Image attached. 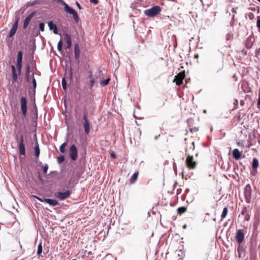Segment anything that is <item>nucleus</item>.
<instances>
[{
  "label": "nucleus",
  "instance_id": "nucleus-55",
  "mask_svg": "<svg viewBox=\"0 0 260 260\" xmlns=\"http://www.w3.org/2000/svg\"><path fill=\"white\" fill-rule=\"evenodd\" d=\"M244 104V101L243 100H241V101H240V105H241V106H243Z\"/></svg>",
  "mask_w": 260,
  "mask_h": 260
},
{
  "label": "nucleus",
  "instance_id": "nucleus-5",
  "mask_svg": "<svg viewBox=\"0 0 260 260\" xmlns=\"http://www.w3.org/2000/svg\"><path fill=\"white\" fill-rule=\"evenodd\" d=\"M185 76V71H182L175 76L173 82H175L177 85L179 86L183 83V80L184 79Z\"/></svg>",
  "mask_w": 260,
  "mask_h": 260
},
{
  "label": "nucleus",
  "instance_id": "nucleus-27",
  "mask_svg": "<svg viewBox=\"0 0 260 260\" xmlns=\"http://www.w3.org/2000/svg\"><path fill=\"white\" fill-rule=\"evenodd\" d=\"M17 62H18V63L22 62V52L21 51H20L18 52L17 57Z\"/></svg>",
  "mask_w": 260,
  "mask_h": 260
},
{
  "label": "nucleus",
  "instance_id": "nucleus-4",
  "mask_svg": "<svg viewBox=\"0 0 260 260\" xmlns=\"http://www.w3.org/2000/svg\"><path fill=\"white\" fill-rule=\"evenodd\" d=\"M71 194V191L70 190H67L65 192L58 191L54 193L55 198L58 199L60 200H64L70 197Z\"/></svg>",
  "mask_w": 260,
  "mask_h": 260
},
{
  "label": "nucleus",
  "instance_id": "nucleus-54",
  "mask_svg": "<svg viewBox=\"0 0 260 260\" xmlns=\"http://www.w3.org/2000/svg\"><path fill=\"white\" fill-rule=\"evenodd\" d=\"M76 5L78 7V8L79 9H81V7L80 6V5L79 4V3L78 2H76Z\"/></svg>",
  "mask_w": 260,
  "mask_h": 260
},
{
  "label": "nucleus",
  "instance_id": "nucleus-25",
  "mask_svg": "<svg viewBox=\"0 0 260 260\" xmlns=\"http://www.w3.org/2000/svg\"><path fill=\"white\" fill-rule=\"evenodd\" d=\"M228 212V207H224L221 215V220H222L227 215Z\"/></svg>",
  "mask_w": 260,
  "mask_h": 260
},
{
  "label": "nucleus",
  "instance_id": "nucleus-3",
  "mask_svg": "<svg viewBox=\"0 0 260 260\" xmlns=\"http://www.w3.org/2000/svg\"><path fill=\"white\" fill-rule=\"evenodd\" d=\"M160 11L161 9L159 6H154L151 9L146 10L144 11V13L146 15L150 17H153L158 14Z\"/></svg>",
  "mask_w": 260,
  "mask_h": 260
},
{
  "label": "nucleus",
  "instance_id": "nucleus-18",
  "mask_svg": "<svg viewBox=\"0 0 260 260\" xmlns=\"http://www.w3.org/2000/svg\"><path fill=\"white\" fill-rule=\"evenodd\" d=\"M44 201L45 202L49 204L51 206H55L58 205V202L56 200L50 199H44Z\"/></svg>",
  "mask_w": 260,
  "mask_h": 260
},
{
  "label": "nucleus",
  "instance_id": "nucleus-11",
  "mask_svg": "<svg viewBox=\"0 0 260 260\" xmlns=\"http://www.w3.org/2000/svg\"><path fill=\"white\" fill-rule=\"evenodd\" d=\"M74 53H75V58L78 62L79 61V58L80 56V49L79 45L78 43H76L74 45Z\"/></svg>",
  "mask_w": 260,
  "mask_h": 260
},
{
  "label": "nucleus",
  "instance_id": "nucleus-50",
  "mask_svg": "<svg viewBox=\"0 0 260 260\" xmlns=\"http://www.w3.org/2000/svg\"><path fill=\"white\" fill-rule=\"evenodd\" d=\"M34 197L36 198L38 200H39L40 202H45L44 201V199H43L40 198H39V197H38L37 196H34Z\"/></svg>",
  "mask_w": 260,
  "mask_h": 260
},
{
  "label": "nucleus",
  "instance_id": "nucleus-38",
  "mask_svg": "<svg viewBox=\"0 0 260 260\" xmlns=\"http://www.w3.org/2000/svg\"><path fill=\"white\" fill-rule=\"evenodd\" d=\"M83 119L84 121H88L87 118V112L86 110H84L83 112Z\"/></svg>",
  "mask_w": 260,
  "mask_h": 260
},
{
  "label": "nucleus",
  "instance_id": "nucleus-13",
  "mask_svg": "<svg viewBox=\"0 0 260 260\" xmlns=\"http://www.w3.org/2000/svg\"><path fill=\"white\" fill-rule=\"evenodd\" d=\"M35 15V12H32L31 14H30L24 20L23 25V28L24 29H25L28 25L29 23H30L32 18Z\"/></svg>",
  "mask_w": 260,
  "mask_h": 260
},
{
  "label": "nucleus",
  "instance_id": "nucleus-42",
  "mask_svg": "<svg viewBox=\"0 0 260 260\" xmlns=\"http://www.w3.org/2000/svg\"><path fill=\"white\" fill-rule=\"evenodd\" d=\"M44 28H45V25L44 23L43 22H41L39 24V28L41 31H44Z\"/></svg>",
  "mask_w": 260,
  "mask_h": 260
},
{
  "label": "nucleus",
  "instance_id": "nucleus-41",
  "mask_svg": "<svg viewBox=\"0 0 260 260\" xmlns=\"http://www.w3.org/2000/svg\"><path fill=\"white\" fill-rule=\"evenodd\" d=\"M198 131H199V128L198 127H190L189 128V131L191 133L197 132Z\"/></svg>",
  "mask_w": 260,
  "mask_h": 260
},
{
  "label": "nucleus",
  "instance_id": "nucleus-45",
  "mask_svg": "<svg viewBox=\"0 0 260 260\" xmlns=\"http://www.w3.org/2000/svg\"><path fill=\"white\" fill-rule=\"evenodd\" d=\"M57 160L59 163H61L64 160V157L63 155H61L57 158Z\"/></svg>",
  "mask_w": 260,
  "mask_h": 260
},
{
  "label": "nucleus",
  "instance_id": "nucleus-59",
  "mask_svg": "<svg viewBox=\"0 0 260 260\" xmlns=\"http://www.w3.org/2000/svg\"><path fill=\"white\" fill-rule=\"evenodd\" d=\"M237 145H238V146H239V145H240V143H239V142H238V143H237Z\"/></svg>",
  "mask_w": 260,
  "mask_h": 260
},
{
  "label": "nucleus",
  "instance_id": "nucleus-26",
  "mask_svg": "<svg viewBox=\"0 0 260 260\" xmlns=\"http://www.w3.org/2000/svg\"><path fill=\"white\" fill-rule=\"evenodd\" d=\"M187 210V208L184 207H180L177 209V213L179 215H181L182 214L185 213Z\"/></svg>",
  "mask_w": 260,
  "mask_h": 260
},
{
  "label": "nucleus",
  "instance_id": "nucleus-44",
  "mask_svg": "<svg viewBox=\"0 0 260 260\" xmlns=\"http://www.w3.org/2000/svg\"><path fill=\"white\" fill-rule=\"evenodd\" d=\"M234 107L233 109V110H234L238 108V101L237 99L235 100L234 102Z\"/></svg>",
  "mask_w": 260,
  "mask_h": 260
},
{
  "label": "nucleus",
  "instance_id": "nucleus-56",
  "mask_svg": "<svg viewBox=\"0 0 260 260\" xmlns=\"http://www.w3.org/2000/svg\"><path fill=\"white\" fill-rule=\"evenodd\" d=\"M194 58H198L199 57V54H196L194 55Z\"/></svg>",
  "mask_w": 260,
  "mask_h": 260
},
{
  "label": "nucleus",
  "instance_id": "nucleus-36",
  "mask_svg": "<svg viewBox=\"0 0 260 260\" xmlns=\"http://www.w3.org/2000/svg\"><path fill=\"white\" fill-rule=\"evenodd\" d=\"M62 45H63V43H62V42L61 40H60L58 44H57V49L59 51H61L62 50Z\"/></svg>",
  "mask_w": 260,
  "mask_h": 260
},
{
  "label": "nucleus",
  "instance_id": "nucleus-9",
  "mask_svg": "<svg viewBox=\"0 0 260 260\" xmlns=\"http://www.w3.org/2000/svg\"><path fill=\"white\" fill-rule=\"evenodd\" d=\"M241 215H243L244 216V220L247 221L249 220L250 218V215L246 207H244L242 208L241 214L239 215V216L240 217Z\"/></svg>",
  "mask_w": 260,
  "mask_h": 260
},
{
  "label": "nucleus",
  "instance_id": "nucleus-47",
  "mask_svg": "<svg viewBox=\"0 0 260 260\" xmlns=\"http://www.w3.org/2000/svg\"><path fill=\"white\" fill-rule=\"evenodd\" d=\"M32 77H33L32 84H33L34 88L36 89V86H37V82H36V81L34 77V74H32Z\"/></svg>",
  "mask_w": 260,
  "mask_h": 260
},
{
  "label": "nucleus",
  "instance_id": "nucleus-14",
  "mask_svg": "<svg viewBox=\"0 0 260 260\" xmlns=\"http://www.w3.org/2000/svg\"><path fill=\"white\" fill-rule=\"evenodd\" d=\"M64 39L67 42L66 48L70 49L72 46V40L70 35L67 33L64 34Z\"/></svg>",
  "mask_w": 260,
  "mask_h": 260
},
{
  "label": "nucleus",
  "instance_id": "nucleus-39",
  "mask_svg": "<svg viewBox=\"0 0 260 260\" xmlns=\"http://www.w3.org/2000/svg\"><path fill=\"white\" fill-rule=\"evenodd\" d=\"M40 2V0H35L34 2H32V3H29L28 6H33L36 4H39Z\"/></svg>",
  "mask_w": 260,
  "mask_h": 260
},
{
  "label": "nucleus",
  "instance_id": "nucleus-34",
  "mask_svg": "<svg viewBox=\"0 0 260 260\" xmlns=\"http://www.w3.org/2000/svg\"><path fill=\"white\" fill-rule=\"evenodd\" d=\"M61 84H62V87L63 89L64 90H66L67 89V82L66 81V79L64 78H63L62 79Z\"/></svg>",
  "mask_w": 260,
  "mask_h": 260
},
{
  "label": "nucleus",
  "instance_id": "nucleus-15",
  "mask_svg": "<svg viewBox=\"0 0 260 260\" xmlns=\"http://www.w3.org/2000/svg\"><path fill=\"white\" fill-rule=\"evenodd\" d=\"M241 88L245 93H248L251 91V88L247 82H243L241 84Z\"/></svg>",
  "mask_w": 260,
  "mask_h": 260
},
{
  "label": "nucleus",
  "instance_id": "nucleus-33",
  "mask_svg": "<svg viewBox=\"0 0 260 260\" xmlns=\"http://www.w3.org/2000/svg\"><path fill=\"white\" fill-rule=\"evenodd\" d=\"M67 146L66 143H64L59 147V150L61 153H64L65 152V147Z\"/></svg>",
  "mask_w": 260,
  "mask_h": 260
},
{
  "label": "nucleus",
  "instance_id": "nucleus-51",
  "mask_svg": "<svg viewBox=\"0 0 260 260\" xmlns=\"http://www.w3.org/2000/svg\"><path fill=\"white\" fill-rule=\"evenodd\" d=\"M90 2L95 5H97L99 3L98 0H90Z\"/></svg>",
  "mask_w": 260,
  "mask_h": 260
},
{
  "label": "nucleus",
  "instance_id": "nucleus-2",
  "mask_svg": "<svg viewBox=\"0 0 260 260\" xmlns=\"http://www.w3.org/2000/svg\"><path fill=\"white\" fill-rule=\"evenodd\" d=\"M186 167L189 170H194L196 168L197 163L193 159L192 155H188L185 160Z\"/></svg>",
  "mask_w": 260,
  "mask_h": 260
},
{
  "label": "nucleus",
  "instance_id": "nucleus-20",
  "mask_svg": "<svg viewBox=\"0 0 260 260\" xmlns=\"http://www.w3.org/2000/svg\"><path fill=\"white\" fill-rule=\"evenodd\" d=\"M139 175V171H136L130 179V183L134 184L137 180Z\"/></svg>",
  "mask_w": 260,
  "mask_h": 260
},
{
  "label": "nucleus",
  "instance_id": "nucleus-31",
  "mask_svg": "<svg viewBox=\"0 0 260 260\" xmlns=\"http://www.w3.org/2000/svg\"><path fill=\"white\" fill-rule=\"evenodd\" d=\"M110 80V78H108L106 80H103V81H101L100 82V84L102 85V86H106L108 84L109 81Z\"/></svg>",
  "mask_w": 260,
  "mask_h": 260
},
{
  "label": "nucleus",
  "instance_id": "nucleus-61",
  "mask_svg": "<svg viewBox=\"0 0 260 260\" xmlns=\"http://www.w3.org/2000/svg\"><path fill=\"white\" fill-rule=\"evenodd\" d=\"M72 260H77V259H72Z\"/></svg>",
  "mask_w": 260,
  "mask_h": 260
},
{
  "label": "nucleus",
  "instance_id": "nucleus-37",
  "mask_svg": "<svg viewBox=\"0 0 260 260\" xmlns=\"http://www.w3.org/2000/svg\"><path fill=\"white\" fill-rule=\"evenodd\" d=\"M202 4L207 5L208 6H210L212 4V2L210 1V2L208 0H201Z\"/></svg>",
  "mask_w": 260,
  "mask_h": 260
},
{
  "label": "nucleus",
  "instance_id": "nucleus-60",
  "mask_svg": "<svg viewBox=\"0 0 260 260\" xmlns=\"http://www.w3.org/2000/svg\"><path fill=\"white\" fill-rule=\"evenodd\" d=\"M259 2H260V0H257Z\"/></svg>",
  "mask_w": 260,
  "mask_h": 260
},
{
  "label": "nucleus",
  "instance_id": "nucleus-23",
  "mask_svg": "<svg viewBox=\"0 0 260 260\" xmlns=\"http://www.w3.org/2000/svg\"><path fill=\"white\" fill-rule=\"evenodd\" d=\"M40 150L39 145V144L38 143V142H37L36 143V146L35 147V154L37 157H39V156L40 155Z\"/></svg>",
  "mask_w": 260,
  "mask_h": 260
},
{
  "label": "nucleus",
  "instance_id": "nucleus-43",
  "mask_svg": "<svg viewBox=\"0 0 260 260\" xmlns=\"http://www.w3.org/2000/svg\"><path fill=\"white\" fill-rule=\"evenodd\" d=\"M256 25L258 28V31L260 32V16L257 17Z\"/></svg>",
  "mask_w": 260,
  "mask_h": 260
},
{
  "label": "nucleus",
  "instance_id": "nucleus-21",
  "mask_svg": "<svg viewBox=\"0 0 260 260\" xmlns=\"http://www.w3.org/2000/svg\"><path fill=\"white\" fill-rule=\"evenodd\" d=\"M251 193V188L249 184L247 185L245 188V196L250 197Z\"/></svg>",
  "mask_w": 260,
  "mask_h": 260
},
{
  "label": "nucleus",
  "instance_id": "nucleus-57",
  "mask_svg": "<svg viewBox=\"0 0 260 260\" xmlns=\"http://www.w3.org/2000/svg\"><path fill=\"white\" fill-rule=\"evenodd\" d=\"M70 78H71V79H72V76H73V75H72V71H71V72H70Z\"/></svg>",
  "mask_w": 260,
  "mask_h": 260
},
{
  "label": "nucleus",
  "instance_id": "nucleus-1",
  "mask_svg": "<svg viewBox=\"0 0 260 260\" xmlns=\"http://www.w3.org/2000/svg\"><path fill=\"white\" fill-rule=\"evenodd\" d=\"M15 139L17 143H18V148L19 152L20 155H25V148L24 145V139L23 135L21 134L19 136L15 133Z\"/></svg>",
  "mask_w": 260,
  "mask_h": 260
},
{
  "label": "nucleus",
  "instance_id": "nucleus-46",
  "mask_svg": "<svg viewBox=\"0 0 260 260\" xmlns=\"http://www.w3.org/2000/svg\"><path fill=\"white\" fill-rule=\"evenodd\" d=\"M48 169V165L46 164L43 167V173L44 174H46L47 172V170Z\"/></svg>",
  "mask_w": 260,
  "mask_h": 260
},
{
  "label": "nucleus",
  "instance_id": "nucleus-29",
  "mask_svg": "<svg viewBox=\"0 0 260 260\" xmlns=\"http://www.w3.org/2000/svg\"><path fill=\"white\" fill-rule=\"evenodd\" d=\"M19 76L18 74L16 73V71L12 72V76H13V82H15L18 80V76Z\"/></svg>",
  "mask_w": 260,
  "mask_h": 260
},
{
  "label": "nucleus",
  "instance_id": "nucleus-32",
  "mask_svg": "<svg viewBox=\"0 0 260 260\" xmlns=\"http://www.w3.org/2000/svg\"><path fill=\"white\" fill-rule=\"evenodd\" d=\"M17 69L18 73V75H20L21 72V68H22V63L17 62Z\"/></svg>",
  "mask_w": 260,
  "mask_h": 260
},
{
  "label": "nucleus",
  "instance_id": "nucleus-12",
  "mask_svg": "<svg viewBox=\"0 0 260 260\" xmlns=\"http://www.w3.org/2000/svg\"><path fill=\"white\" fill-rule=\"evenodd\" d=\"M254 42V38L253 37L250 36L248 37L245 42V47L247 49H250L252 47L253 42Z\"/></svg>",
  "mask_w": 260,
  "mask_h": 260
},
{
  "label": "nucleus",
  "instance_id": "nucleus-52",
  "mask_svg": "<svg viewBox=\"0 0 260 260\" xmlns=\"http://www.w3.org/2000/svg\"><path fill=\"white\" fill-rule=\"evenodd\" d=\"M110 155L113 158H116V154L114 153V152H112L111 153H110Z\"/></svg>",
  "mask_w": 260,
  "mask_h": 260
},
{
  "label": "nucleus",
  "instance_id": "nucleus-17",
  "mask_svg": "<svg viewBox=\"0 0 260 260\" xmlns=\"http://www.w3.org/2000/svg\"><path fill=\"white\" fill-rule=\"evenodd\" d=\"M48 26L51 30H52L54 34H57L58 30L56 24H54L52 21L48 22Z\"/></svg>",
  "mask_w": 260,
  "mask_h": 260
},
{
  "label": "nucleus",
  "instance_id": "nucleus-7",
  "mask_svg": "<svg viewBox=\"0 0 260 260\" xmlns=\"http://www.w3.org/2000/svg\"><path fill=\"white\" fill-rule=\"evenodd\" d=\"M20 104L22 114L25 117L27 113V100L25 97L22 96L21 98Z\"/></svg>",
  "mask_w": 260,
  "mask_h": 260
},
{
  "label": "nucleus",
  "instance_id": "nucleus-28",
  "mask_svg": "<svg viewBox=\"0 0 260 260\" xmlns=\"http://www.w3.org/2000/svg\"><path fill=\"white\" fill-rule=\"evenodd\" d=\"M29 73H30V67L29 66H27L26 73H25V78L27 82H29Z\"/></svg>",
  "mask_w": 260,
  "mask_h": 260
},
{
  "label": "nucleus",
  "instance_id": "nucleus-58",
  "mask_svg": "<svg viewBox=\"0 0 260 260\" xmlns=\"http://www.w3.org/2000/svg\"><path fill=\"white\" fill-rule=\"evenodd\" d=\"M88 254L91 255V254H92V252L91 251H89L88 252Z\"/></svg>",
  "mask_w": 260,
  "mask_h": 260
},
{
  "label": "nucleus",
  "instance_id": "nucleus-24",
  "mask_svg": "<svg viewBox=\"0 0 260 260\" xmlns=\"http://www.w3.org/2000/svg\"><path fill=\"white\" fill-rule=\"evenodd\" d=\"M259 163L256 158H254L252 160V167L253 169L256 170L258 167Z\"/></svg>",
  "mask_w": 260,
  "mask_h": 260
},
{
  "label": "nucleus",
  "instance_id": "nucleus-16",
  "mask_svg": "<svg viewBox=\"0 0 260 260\" xmlns=\"http://www.w3.org/2000/svg\"><path fill=\"white\" fill-rule=\"evenodd\" d=\"M233 156L235 159L239 160L241 157L242 152L237 148L234 149L233 151Z\"/></svg>",
  "mask_w": 260,
  "mask_h": 260
},
{
  "label": "nucleus",
  "instance_id": "nucleus-40",
  "mask_svg": "<svg viewBox=\"0 0 260 260\" xmlns=\"http://www.w3.org/2000/svg\"><path fill=\"white\" fill-rule=\"evenodd\" d=\"M95 79L90 80V81H89V88H90V89H92V88L93 86V85L95 83Z\"/></svg>",
  "mask_w": 260,
  "mask_h": 260
},
{
  "label": "nucleus",
  "instance_id": "nucleus-6",
  "mask_svg": "<svg viewBox=\"0 0 260 260\" xmlns=\"http://www.w3.org/2000/svg\"><path fill=\"white\" fill-rule=\"evenodd\" d=\"M244 239V232L243 229H239L237 230L236 235H235V240L236 242L240 244L243 242Z\"/></svg>",
  "mask_w": 260,
  "mask_h": 260
},
{
  "label": "nucleus",
  "instance_id": "nucleus-10",
  "mask_svg": "<svg viewBox=\"0 0 260 260\" xmlns=\"http://www.w3.org/2000/svg\"><path fill=\"white\" fill-rule=\"evenodd\" d=\"M18 21H19V19H18L15 21V22L14 23V24L13 25L12 28L11 29L9 34V37L10 38L13 37L14 36V35L15 34V33L17 31V29L18 28Z\"/></svg>",
  "mask_w": 260,
  "mask_h": 260
},
{
  "label": "nucleus",
  "instance_id": "nucleus-35",
  "mask_svg": "<svg viewBox=\"0 0 260 260\" xmlns=\"http://www.w3.org/2000/svg\"><path fill=\"white\" fill-rule=\"evenodd\" d=\"M226 40L227 41L232 40L233 39V35L232 32H229L226 35Z\"/></svg>",
  "mask_w": 260,
  "mask_h": 260
},
{
  "label": "nucleus",
  "instance_id": "nucleus-53",
  "mask_svg": "<svg viewBox=\"0 0 260 260\" xmlns=\"http://www.w3.org/2000/svg\"><path fill=\"white\" fill-rule=\"evenodd\" d=\"M11 69H12V72H15V71H16L15 67V66H14V65H12V66H11Z\"/></svg>",
  "mask_w": 260,
  "mask_h": 260
},
{
  "label": "nucleus",
  "instance_id": "nucleus-22",
  "mask_svg": "<svg viewBox=\"0 0 260 260\" xmlns=\"http://www.w3.org/2000/svg\"><path fill=\"white\" fill-rule=\"evenodd\" d=\"M242 110H240L238 112V114L235 116V118L238 122L240 121L245 115V113L244 112L242 113Z\"/></svg>",
  "mask_w": 260,
  "mask_h": 260
},
{
  "label": "nucleus",
  "instance_id": "nucleus-49",
  "mask_svg": "<svg viewBox=\"0 0 260 260\" xmlns=\"http://www.w3.org/2000/svg\"><path fill=\"white\" fill-rule=\"evenodd\" d=\"M257 107L258 109H260V91L258 93V100L257 102Z\"/></svg>",
  "mask_w": 260,
  "mask_h": 260
},
{
  "label": "nucleus",
  "instance_id": "nucleus-8",
  "mask_svg": "<svg viewBox=\"0 0 260 260\" xmlns=\"http://www.w3.org/2000/svg\"><path fill=\"white\" fill-rule=\"evenodd\" d=\"M70 156L72 159L75 160L77 158L78 151L76 146L73 145L70 148L69 150Z\"/></svg>",
  "mask_w": 260,
  "mask_h": 260
},
{
  "label": "nucleus",
  "instance_id": "nucleus-19",
  "mask_svg": "<svg viewBox=\"0 0 260 260\" xmlns=\"http://www.w3.org/2000/svg\"><path fill=\"white\" fill-rule=\"evenodd\" d=\"M83 126L85 133L86 135H88L90 132V125L89 121H84Z\"/></svg>",
  "mask_w": 260,
  "mask_h": 260
},
{
  "label": "nucleus",
  "instance_id": "nucleus-48",
  "mask_svg": "<svg viewBox=\"0 0 260 260\" xmlns=\"http://www.w3.org/2000/svg\"><path fill=\"white\" fill-rule=\"evenodd\" d=\"M88 74H89V75H88V78H89L90 80L95 79L93 78L92 73L91 71L88 72Z\"/></svg>",
  "mask_w": 260,
  "mask_h": 260
},
{
  "label": "nucleus",
  "instance_id": "nucleus-30",
  "mask_svg": "<svg viewBox=\"0 0 260 260\" xmlns=\"http://www.w3.org/2000/svg\"><path fill=\"white\" fill-rule=\"evenodd\" d=\"M42 252V244L40 242L38 246L37 254L40 255Z\"/></svg>",
  "mask_w": 260,
  "mask_h": 260
}]
</instances>
